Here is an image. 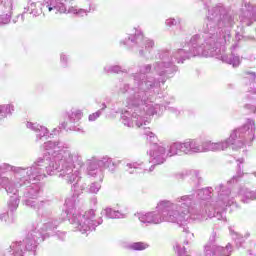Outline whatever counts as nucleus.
<instances>
[{
  "instance_id": "27",
  "label": "nucleus",
  "mask_w": 256,
  "mask_h": 256,
  "mask_svg": "<svg viewBox=\"0 0 256 256\" xmlns=\"http://www.w3.org/2000/svg\"><path fill=\"white\" fill-rule=\"evenodd\" d=\"M177 23H181V19L180 18H168L165 20V25L166 27H175L177 25Z\"/></svg>"
},
{
  "instance_id": "11",
  "label": "nucleus",
  "mask_w": 256,
  "mask_h": 256,
  "mask_svg": "<svg viewBox=\"0 0 256 256\" xmlns=\"http://www.w3.org/2000/svg\"><path fill=\"white\" fill-rule=\"evenodd\" d=\"M87 165V174L90 177H99V179H101L103 169H113L115 162H113V158L109 156H104L100 159L93 157L87 160Z\"/></svg>"
},
{
  "instance_id": "4",
  "label": "nucleus",
  "mask_w": 256,
  "mask_h": 256,
  "mask_svg": "<svg viewBox=\"0 0 256 256\" xmlns=\"http://www.w3.org/2000/svg\"><path fill=\"white\" fill-rule=\"evenodd\" d=\"M47 215L43 214L42 218L44 223L40 227V231L30 230L26 234V237L23 241L12 242L9 248L5 251V256H25L27 251H35L37 249V243L45 241L47 237L57 236L58 239L63 241L66 237L65 232L57 231L55 229L59 226V221L54 220L53 218H48L45 220Z\"/></svg>"
},
{
  "instance_id": "26",
  "label": "nucleus",
  "mask_w": 256,
  "mask_h": 256,
  "mask_svg": "<svg viewBox=\"0 0 256 256\" xmlns=\"http://www.w3.org/2000/svg\"><path fill=\"white\" fill-rule=\"evenodd\" d=\"M100 190H101V184L94 182V183L90 184V186L88 188V193L97 195Z\"/></svg>"
},
{
  "instance_id": "16",
  "label": "nucleus",
  "mask_w": 256,
  "mask_h": 256,
  "mask_svg": "<svg viewBox=\"0 0 256 256\" xmlns=\"http://www.w3.org/2000/svg\"><path fill=\"white\" fill-rule=\"evenodd\" d=\"M225 149V143L211 142L210 140L200 141V153H209V151H223Z\"/></svg>"
},
{
  "instance_id": "28",
  "label": "nucleus",
  "mask_w": 256,
  "mask_h": 256,
  "mask_svg": "<svg viewBox=\"0 0 256 256\" xmlns=\"http://www.w3.org/2000/svg\"><path fill=\"white\" fill-rule=\"evenodd\" d=\"M216 191L218 193L219 199L224 201L225 197V186L223 184H220L219 186L216 187Z\"/></svg>"
},
{
  "instance_id": "24",
  "label": "nucleus",
  "mask_w": 256,
  "mask_h": 256,
  "mask_svg": "<svg viewBox=\"0 0 256 256\" xmlns=\"http://www.w3.org/2000/svg\"><path fill=\"white\" fill-rule=\"evenodd\" d=\"M104 73H123V67L119 65H109L104 66Z\"/></svg>"
},
{
  "instance_id": "13",
  "label": "nucleus",
  "mask_w": 256,
  "mask_h": 256,
  "mask_svg": "<svg viewBox=\"0 0 256 256\" xmlns=\"http://www.w3.org/2000/svg\"><path fill=\"white\" fill-rule=\"evenodd\" d=\"M15 11V0H0V25H9Z\"/></svg>"
},
{
  "instance_id": "29",
  "label": "nucleus",
  "mask_w": 256,
  "mask_h": 256,
  "mask_svg": "<svg viewBox=\"0 0 256 256\" xmlns=\"http://www.w3.org/2000/svg\"><path fill=\"white\" fill-rule=\"evenodd\" d=\"M60 64L62 67L69 66V56H67L65 53L60 54Z\"/></svg>"
},
{
  "instance_id": "36",
  "label": "nucleus",
  "mask_w": 256,
  "mask_h": 256,
  "mask_svg": "<svg viewBox=\"0 0 256 256\" xmlns=\"http://www.w3.org/2000/svg\"><path fill=\"white\" fill-rule=\"evenodd\" d=\"M18 19H21V21H25V12L18 15Z\"/></svg>"
},
{
  "instance_id": "25",
  "label": "nucleus",
  "mask_w": 256,
  "mask_h": 256,
  "mask_svg": "<svg viewBox=\"0 0 256 256\" xmlns=\"http://www.w3.org/2000/svg\"><path fill=\"white\" fill-rule=\"evenodd\" d=\"M185 175H188V177L195 179V181H197V183H199V181H201V172L197 169L186 170Z\"/></svg>"
},
{
  "instance_id": "35",
  "label": "nucleus",
  "mask_w": 256,
  "mask_h": 256,
  "mask_svg": "<svg viewBox=\"0 0 256 256\" xmlns=\"http://www.w3.org/2000/svg\"><path fill=\"white\" fill-rule=\"evenodd\" d=\"M61 129H64V128H61V124H59L58 128H54V129L52 130V133H53L54 135H58V133H60Z\"/></svg>"
},
{
  "instance_id": "37",
  "label": "nucleus",
  "mask_w": 256,
  "mask_h": 256,
  "mask_svg": "<svg viewBox=\"0 0 256 256\" xmlns=\"http://www.w3.org/2000/svg\"><path fill=\"white\" fill-rule=\"evenodd\" d=\"M91 202L93 205H97V197L92 198Z\"/></svg>"
},
{
  "instance_id": "3",
  "label": "nucleus",
  "mask_w": 256,
  "mask_h": 256,
  "mask_svg": "<svg viewBox=\"0 0 256 256\" xmlns=\"http://www.w3.org/2000/svg\"><path fill=\"white\" fill-rule=\"evenodd\" d=\"M193 196H180L174 202L161 200L156 205L155 211L138 212L136 219L146 227L149 225H161V223H174L179 227H185L188 223L203 219V214L197 209L189 208Z\"/></svg>"
},
{
  "instance_id": "22",
  "label": "nucleus",
  "mask_w": 256,
  "mask_h": 256,
  "mask_svg": "<svg viewBox=\"0 0 256 256\" xmlns=\"http://www.w3.org/2000/svg\"><path fill=\"white\" fill-rule=\"evenodd\" d=\"M15 111L13 104H0V119H5L7 115H11Z\"/></svg>"
},
{
  "instance_id": "39",
  "label": "nucleus",
  "mask_w": 256,
  "mask_h": 256,
  "mask_svg": "<svg viewBox=\"0 0 256 256\" xmlns=\"http://www.w3.org/2000/svg\"><path fill=\"white\" fill-rule=\"evenodd\" d=\"M13 23H17V20H13Z\"/></svg>"
},
{
  "instance_id": "7",
  "label": "nucleus",
  "mask_w": 256,
  "mask_h": 256,
  "mask_svg": "<svg viewBox=\"0 0 256 256\" xmlns=\"http://www.w3.org/2000/svg\"><path fill=\"white\" fill-rule=\"evenodd\" d=\"M145 135L147 140L152 143L148 155L150 157V163L153 164L147 168L141 160L128 162L126 164V172L129 173V175H135V173H139V171L142 173H152V171L155 170V165H162V163L167 160V157H169L165 144L159 143V139H157L155 133L147 130Z\"/></svg>"
},
{
  "instance_id": "32",
  "label": "nucleus",
  "mask_w": 256,
  "mask_h": 256,
  "mask_svg": "<svg viewBox=\"0 0 256 256\" xmlns=\"http://www.w3.org/2000/svg\"><path fill=\"white\" fill-rule=\"evenodd\" d=\"M0 221H1V223H8V221H9V212L0 213Z\"/></svg>"
},
{
  "instance_id": "9",
  "label": "nucleus",
  "mask_w": 256,
  "mask_h": 256,
  "mask_svg": "<svg viewBox=\"0 0 256 256\" xmlns=\"http://www.w3.org/2000/svg\"><path fill=\"white\" fill-rule=\"evenodd\" d=\"M122 47H138L137 51L142 57H145L147 53H151V49L155 47V41L151 38L143 36V31L137 28L135 34L129 35L127 38L120 40Z\"/></svg>"
},
{
  "instance_id": "1",
  "label": "nucleus",
  "mask_w": 256,
  "mask_h": 256,
  "mask_svg": "<svg viewBox=\"0 0 256 256\" xmlns=\"http://www.w3.org/2000/svg\"><path fill=\"white\" fill-rule=\"evenodd\" d=\"M225 7L218 4L208 11L207 20L199 29V34L193 35L190 42L182 49L162 50L158 59L151 64L140 66L139 73L133 75L135 87L124 84L120 91L128 93L127 103L131 108L121 114V120L126 127H143L149 123V117L161 115L168 109L174 115H179L175 106H161L147 97V91L155 89L159 83H165L169 77L177 73L175 63H183L191 57H214L225 63Z\"/></svg>"
},
{
  "instance_id": "2",
  "label": "nucleus",
  "mask_w": 256,
  "mask_h": 256,
  "mask_svg": "<svg viewBox=\"0 0 256 256\" xmlns=\"http://www.w3.org/2000/svg\"><path fill=\"white\" fill-rule=\"evenodd\" d=\"M41 149L50 156L49 164L45 166V158H38L32 164L36 165V169H38V179L31 180L28 184L19 187V189H25L24 205L34 209V211H39V209H43V206L49 205L48 201H37L41 192L39 181L45 179L47 174L50 176L58 175L59 179L65 181L67 185H71L75 195L83 193V187L79 188V182L82 179L81 168L77 167V165L79 167L83 165L81 153L59 139L44 142Z\"/></svg>"
},
{
  "instance_id": "31",
  "label": "nucleus",
  "mask_w": 256,
  "mask_h": 256,
  "mask_svg": "<svg viewBox=\"0 0 256 256\" xmlns=\"http://www.w3.org/2000/svg\"><path fill=\"white\" fill-rule=\"evenodd\" d=\"M174 250L176 251V253H178L179 256L185 255V247H182L179 243H176L174 245Z\"/></svg>"
},
{
  "instance_id": "5",
  "label": "nucleus",
  "mask_w": 256,
  "mask_h": 256,
  "mask_svg": "<svg viewBox=\"0 0 256 256\" xmlns=\"http://www.w3.org/2000/svg\"><path fill=\"white\" fill-rule=\"evenodd\" d=\"M39 177L37 165L13 166L8 163L0 164V189L6 193H17L23 185H29Z\"/></svg>"
},
{
  "instance_id": "14",
  "label": "nucleus",
  "mask_w": 256,
  "mask_h": 256,
  "mask_svg": "<svg viewBox=\"0 0 256 256\" xmlns=\"http://www.w3.org/2000/svg\"><path fill=\"white\" fill-rule=\"evenodd\" d=\"M42 6L55 15L67 13V0H43Z\"/></svg>"
},
{
  "instance_id": "21",
  "label": "nucleus",
  "mask_w": 256,
  "mask_h": 256,
  "mask_svg": "<svg viewBox=\"0 0 256 256\" xmlns=\"http://www.w3.org/2000/svg\"><path fill=\"white\" fill-rule=\"evenodd\" d=\"M8 195H13L10 197L8 207L10 211H17L19 207L20 199H19V189L16 193H8Z\"/></svg>"
},
{
  "instance_id": "15",
  "label": "nucleus",
  "mask_w": 256,
  "mask_h": 256,
  "mask_svg": "<svg viewBox=\"0 0 256 256\" xmlns=\"http://www.w3.org/2000/svg\"><path fill=\"white\" fill-rule=\"evenodd\" d=\"M26 128L33 131L36 135V143H41L43 139L49 137V128L43 125H40L37 122H26Z\"/></svg>"
},
{
  "instance_id": "10",
  "label": "nucleus",
  "mask_w": 256,
  "mask_h": 256,
  "mask_svg": "<svg viewBox=\"0 0 256 256\" xmlns=\"http://www.w3.org/2000/svg\"><path fill=\"white\" fill-rule=\"evenodd\" d=\"M195 153H201V140L187 139L183 142H174L170 144L167 150L169 157L195 155Z\"/></svg>"
},
{
  "instance_id": "38",
  "label": "nucleus",
  "mask_w": 256,
  "mask_h": 256,
  "mask_svg": "<svg viewBox=\"0 0 256 256\" xmlns=\"http://www.w3.org/2000/svg\"><path fill=\"white\" fill-rule=\"evenodd\" d=\"M104 109H107V105H105V104H102V109H100V111H104Z\"/></svg>"
},
{
  "instance_id": "20",
  "label": "nucleus",
  "mask_w": 256,
  "mask_h": 256,
  "mask_svg": "<svg viewBox=\"0 0 256 256\" xmlns=\"http://www.w3.org/2000/svg\"><path fill=\"white\" fill-rule=\"evenodd\" d=\"M29 9H30V13L31 15H33L34 17H39V15H41V13H43V11H47V13H55V12H49V9L43 7V0L40 2V6L37 5V3L35 2H31L30 3V6H29Z\"/></svg>"
},
{
  "instance_id": "19",
  "label": "nucleus",
  "mask_w": 256,
  "mask_h": 256,
  "mask_svg": "<svg viewBox=\"0 0 256 256\" xmlns=\"http://www.w3.org/2000/svg\"><path fill=\"white\" fill-rule=\"evenodd\" d=\"M101 215H104L107 219H125L127 217V213L109 207L104 208L101 211Z\"/></svg>"
},
{
  "instance_id": "34",
  "label": "nucleus",
  "mask_w": 256,
  "mask_h": 256,
  "mask_svg": "<svg viewBox=\"0 0 256 256\" xmlns=\"http://www.w3.org/2000/svg\"><path fill=\"white\" fill-rule=\"evenodd\" d=\"M226 251H228V254H226V256H230L231 253H233V246H231L230 244L226 245Z\"/></svg>"
},
{
  "instance_id": "33",
  "label": "nucleus",
  "mask_w": 256,
  "mask_h": 256,
  "mask_svg": "<svg viewBox=\"0 0 256 256\" xmlns=\"http://www.w3.org/2000/svg\"><path fill=\"white\" fill-rule=\"evenodd\" d=\"M184 233H186L187 234V239H193V233H191L190 231H189V228H184Z\"/></svg>"
},
{
  "instance_id": "30",
  "label": "nucleus",
  "mask_w": 256,
  "mask_h": 256,
  "mask_svg": "<svg viewBox=\"0 0 256 256\" xmlns=\"http://www.w3.org/2000/svg\"><path fill=\"white\" fill-rule=\"evenodd\" d=\"M101 114H102V111H101V110H98V111H96V112L90 114V115L88 116V121H91V122L97 121V119H99V118L101 117Z\"/></svg>"
},
{
  "instance_id": "17",
  "label": "nucleus",
  "mask_w": 256,
  "mask_h": 256,
  "mask_svg": "<svg viewBox=\"0 0 256 256\" xmlns=\"http://www.w3.org/2000/svg\"><path fill=\"white\" fill-rule=\"evenodd\" d=\"M91 11H95V4L91 1L88 2V8H79L77 6H70L67 8L66 13L76 15V17H87Z\"/></svg>"
},
{
  "instance_id": "23",
  "label": "nucleus",
  "mask_w": 256,
  "mask_h": 256,
  "mask_svg": "<svg viewBox=\"0 0 256 256\" xmlns=\"http://www.w3.org/2000/svg\"><path fill=\"white\" fill-rule=\"evenodd\" d=\"M128 249L131 251H145V249H149V244L145 242H133L128 245Z\"/></svg>"
},
{
  "instance_id": "8",
  "label": "nucleus",
  "mask_w": 256,
  "mask_h": 256,
  "mask_svg": "<svg viewBox=\"0 0 256 256\" xmlns=\"http://www.w3.org/2000/svg\"><path fill=\"white\" fill-rule=\"evenodd\" d=\"M212 193H213V188L208 187V188H203L201 190H198L196 192V195L195 194L184 195V197H193V200L188 205L189 209H196L198 213L202 214V219L192 220L191 223H193V221H203L207 219V217H209L210 219L211 217H216L218 221H221L223 219V212H217L216 215H214L211 212V209H213V207H211L209 199H211Z\"/></svg>"
},
{
  "instance_id": "12",
  "label": "nucleus",
  "mask_w": 256,
  "mask_h": 256,
  "mask_svg": "<svg viewBox=\"0 0 256 256\" xmlns=\"http://www.w3.org/2000/svg\"><path fill=\"white\" fill-rule=\"evenodd\" d=\"M66 117H68V121L61 122L60 129L81 131V128L77 127V123H79L80 119H83V111L80 109H72L66 113Z\"/></svg>"
},
{
  "instance_id": "18",
  "label": "nucleus",
  "mask_w": 256,
  "mask_h": 256,
  "mask_svg": "<svg viewBox=\"0 0 256 256\" xmlns=\"http://www.w3.org/2000/svg\"><path fill=\"white\" fill-rule=\"evenodd\" d=\"M204 252L206 256H223L225 254V248L217 244L208 243L204 247Z\"/></svg>"
},
{
  "instance_id": "6",
  "label": "nucleus",
  "mask_w": 256,
  "mask_h": 256,
  "mask_svg": "<svg viewBox=\"0 0 256 256\" xmlns=\"http://www.w3.org/2000/svg\"><path fill=\"white\" fill-rule=\"evenodd\" d=\"M95 216L94 209L81 212L75 209V199L67 198L60 221L68 219L75 231H79L82 235H89L91 231H95V228L103 223L102 218L95 220Z\"/></svg>"
}]
</instances>
